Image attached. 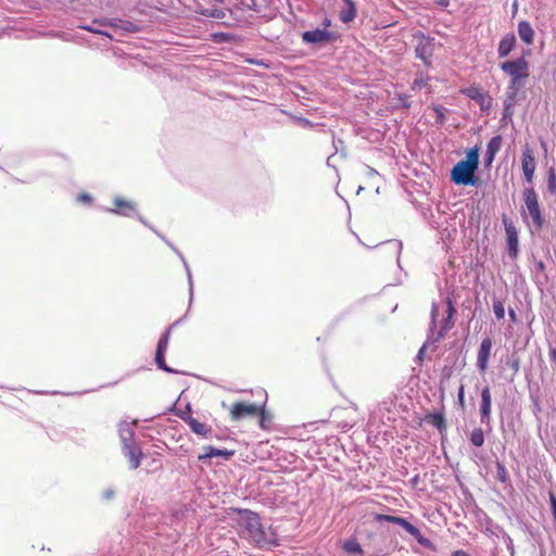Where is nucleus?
<instances>
[{"mask_svg":"<svg viewBox=\"0 0 556 556\" xmlns=\"http://www.w3.org/2000/svg\"><path fill=\"white\" fill-rule=\"evenodd\" d=\"M239 514L244 527L247 539L258 548H270L278 545L277 533L269 528L265 530L257 513L240 509Z\"/></svg>","mask_w":556,"mask_h":556,"instance_id":"1","label":"nucleus"},{"mask_svg":"<svg viewBox=\"0 0 556 556\" xmlns=\"http://www.w3.org/2000/svg\"><path fill=\"white\" fill-rule=\"evenodd\" d=\"M522 201L523 206L520 214L523 222L530 225L528 222V218L530 217L533 228L536 231L542 230L545 224V219L540 207L539 197L533 187L525 188L522 191Z\"/></svg>","mask_w":556,"mask_h":556,"instance_id":"2","label":"nucleus"},{"mask_svg":"<svg viewBox=\"0 0 556 556\" xmlns=\"http://www.w3.org/2000/svg\"><path fill=\"white\" fill-rule=\"evenodd\" d=\"M477 167L465 162H457L451 170V181L457 186H478Z\"/></svg>","mask_w":556,"mask_h":556,"instance_id":"3","label":"nucleus"},{"mask_svg":"<svg viewBox=\"0 0 556 556\" xmlns=\"http://www.w3.org/2000/svg\"><path fill=\"white\" fill-rule=\"evenodd\" d=\"M417 40L415 48V56L422 61L424 65L429 68L432 66V56L435 48V40L422 31L418 30L414 34Z\"/></svg>","mask_w":556,"mask_h":556,"instance_id":"4","label":"nucleus"},{"mask_svg":"<svg viewBox=\"0 0 556 556\" xmlns=\"http://www.w3.org/2000/svg\"><path fill=\"white\" fill-rule=\"evenodd\" d=\"M302 41L306 45L316 47H323L328 43H332L340 38V35L336 31L327 29L316 28L313 30H306L301 35Z\"/></svg>","mask_w":556,"mask_h":556,"instance_id":"5","label":"nucleus"},{"mask_svg":"<svg viewBox=\"0 0 556 556\" xmlns=\"http://www.w3.org/2000/svg\"><path fill=\"white\" fill-rule=\"evenodd\" d=\"M500 68L511 78L525 81L529 75V63L523 56L500 64Z\"/></svg>","mask_w":556,"mask_h":556,"instance_id":"6","label":"nucleus"},{"mask_svg":"<svg viewBox=\"0 0 556 556\" xmlns=\"http://www.w3.org/2000/svg\"><path fill=\"white\" fill-rule=\"evenodd\" d=\"M178 321H176L175 324L170 325L166 331L161 336V338L159 339V342H157V345H156V351H155V364L156 366L165 371V372H169V374H177L178 371L168 367L165 363V353H166V350H167V346H168V342H169V336H170V331H172V328L177 324Z\"/></svg>","mask_w":556,"mask_h":556,"instance_id":"7","label":"nucleus"},{"mask_svg":"<svg viewBox=\"0 0 556 556\" xmlns=\"http://www.w3.org/2000/svg\"><path fill=\"white\" fill-rule=\"evenodd\" d=\"M503 225L506 232L507 254L511 260H517L519 256L518 230L507 216L503 217Z\"/></svg>","mask_w":556,"mask_h":556,"instance_id":"8","label":"nucleus"},{"mask_svg":"<svg viewBox=\"0 0 556 556\" xmlns=\"http://www.w3.org/2000/svg\"><path fill=\"white\" fill-rule=\"evenodd\" d=\"M258 408L260 403L236 402L229 407V415L232 421H240L256 417Z\"/></svg>","mask_w":556,"mask_h":556,"instance_id":"9","label":"nucleus"},{"mask_svg":"<svg viewBox=\"0 0 556 556\" xmlns=\"http://www.w3.org/2000/svg\"><path fill=\"white\" fill-rule=\"evenodd\" d=\"M392 523L402 527L407 533H409L412 536H414L416 539V541L421 546H424L432 552L437 551V546L429 539L425 538L421 534L420 530L417 527H415L414 525H412L405 518L400 517V516H394L392 519Z\"/></svg>","mask_w":556,"mask_h":556,"instance_id":"10","label":"nucleus"},{"mask_svg":"<svg viewBox=\"0 0 556 556\" xmlns=\"http://www.w3.org/2000/svg\"><path fill=\"white\" fill-rule=\"evenodd\" d=\"M463 94L479 104L480 110L489 112L492 108V98L479 86H469L460 90Z\"/></svg>","mask_w":556,"mask_h":556,"instance_id":"11","label":"nucleus"},{"mask_svg":"<svg viewBox=\"0 0 556 556\" xmlns=\"http://www.w3.org/2000/svg\"><path fill=\"white\" fill-rule=\"evenodd\" d=\"M492 395L489 386H485L481 391V402H480V422L486 427V431H492Z\"/></svg>","mask_w":556,"mask_h":556,"instance_id":"12","label":"nucleus"},{"mask_svg":"<svg viewBox=\"0 0 556 556\" xmlns=\"http://www.w3.org/2000/svg\"><path fill=\"white\" fill-rule=\"evenodd\" d=\"M521 168L525 181L528 184H532L536 168V162L532 150L528 146L522 150Z\"/></svg>","mask_w":556,"mask_h":556,"instance_id":"13","label":"nucleus"},{"mask_svg":"<svg viewBox=\"0 0 556 556\" xmlns=\"http://www.w3.org/2000/svg\"><path fill=\"white\" fill-rule=\"evenodd\" d=\"M122 453L126 458H128L130 463L129 467L131 470H135L140 466L144 456L141 447L137 444V442L125 443L122 445Z\"/></svg>","mask_w":556,"mask_h":556,"instance_id":"14","label":"nucleus"},{"mask_svg":"<svg viewBox=\"0 0 556 556\" xmlns=\"http://www.w3.org/2000/svg\"><path fill=\"white\" fill-rule=\"evenodd\" d=\"M492 346L493 342L490 337H485L482 339L477 355V367L482 372L485 371L488 368Z\"/></svg>","mask_w":556,"mask_h":556,"instance_id":"15","label":"nucleus"},{"mask_svg":"<svg viewBox=\"0 0 556 556\" xmlns=\"http://www.w3.org/2000/svg\"><path fill=\"white\" fill-rule=\"evenodd\" d=\"M182 420H185L190 427L191 431L203 438H208L212 433V427L200 422L198 419L190 415H186L185 412L177 414Z\"/></svg>","mask_w":556,"mask_h":556,"instance_id":"16","label":"nucleus"},{"mask_svg":"<svg viewBox=\"0 0 556 556\" xmlns=\"http://www.w3.org/2000/svg\"><path fill=\"white\" fill-rule=\"evenodd\" d=\"M503 143V137L496 135L490 139L486 146V152L484 155V166L490 167L495 159L496 153L500 151Z\"/></svg>","mask_w":556,"mask_h":556,"instance_id":"17","label":"nucleus"},{"mask_svg":"<svg viewBox=\"0 0 556 556\" xmlns=\"http://www.w3.org/2000/svg\"><path fill=\"white\" fill-rule=\"evenodd\" d=\"M204 453L200 454L198 456L199 460H205L213 457H223L226 460L230 459L235 455L233 450H226V448H217L212 445H207L203 447Z\"/></svg>","mask_w":556,"mask_h":556,"instance_id":"18","label":"nucleus"},{"mask_svg":"<svg viewBox=\"0 0 556 556\" xmlns=\"http://www.w3.org/2000/svg\"><path fill=\"white\" fill-rule=\"evenodd\" d=\"M545 270L546 265L543 261H535L534 266L531 269L533 281L541 290L548 282V277Z\"/></svg>","mask_w":556,"mask_h":556,"instance_id":"19","label":"nucleus"},{"mask_svg":"<svg viewBox=\"0 0 556 556\" xmlns=\"http://www.w3.org/2000/svg\"><path fill=\"white\" fill-rule=\"evenodd\" d=\"M267 394L265 393L264 402L260 403L256 417L258 418V427L262 430H270L273 426V415L266 409Z\"/></svg>","mask_w":556,"mask_h":556,"instance_id":"20","label":"nucleus"},{"mask_svg":"<svg viewBox=\"0 0 556 556\" xmlns=\"http://www.w3.org/2000/svg\"><path fill=\"white\" fill-rule=\"evenodd\" d=\"M516 36L514 33L506 34L498 43L497 54L498 58H506L516 46Z\"/></svg>","mask_w":556,"mask_h":556,"instance_id":"21","label":"nucleus"},{"mask_svg":"<svg viewBox=\"0 0 556 556\" xmlns=\"http://www.w3.org/2000/svg\"><path fill=\"white\" fill-rule=\"evenodd\" d=\"M453 318L454 317H450L446 315V317L442 321L440 330L438 332H434V330H432V332L428 333V342H440L445 337L446 332L454 327Z\"/></svg>","mask_w":556,"mask_h":556,"instance_id":"22","label":"nucleus"},{"mask_svg":"<svg viewBox=\"0 0 556 556\" xmlns=\"http://www.w3.org/2000/svg\"><path fill=\"white\" fill-rule=\"evenodd\" d=\"M425 421L435 427L441 434L446 432V421L443 409L427 414Z\"/></svg>","mask_w":556,"mask_h":556,"instance_id":"23","label":"nucleus"},{"mask_svg":"<svg viewBox=\"0 0 556 556\" xmlns=\"http://www.w3.org/2000/svg\"><path fill=\"white\" fill-rule=\"evenodd\" d=\"M114 203L116 205V208H111V213L119 214L126 217L131 216L132 213L136 211V206L132 202L123 200L122 198H115Z\"/></svg>","mask_w":556,"mask_h":556,"instance_id":"24","label":"nucleus"},{"mask_svg":"<svg viewBox=\"0 0 556 556\" xmlns=\"http://www.w3.org/2000/svg\"><path fill=\"white\" fill-rule=\"evenodd\" d=\"M518 35L525 43H527V45L533 43L534 30L528 21H520L518 23Z\"/></svg>","mask_w":556,"mask_h":556,"instance_id":"25","label":"nucleus"},{"mask_svg":"<svg viewBox=\"0 0 556 556\" xmlns=\"http://www.w3.org/2000/svg\"><path fill=\"white\" fill-rule=\"evenodd\" d=\"M136 421L132 422L135 425ZM118 433L122 441V445L125 443H134L135 440V431L131 427V424H128L126 421H122L118 427Z\"/></svg>","mask_w":556,"mask_h":556,"instance_id":"26","label":"nucleus"},{"mask_svg":"<svg viewBox=\"0 0 556 556\" xmlns=\"http://www.w3.org/2000/svg\"><path fill=\"white\" fill-rule=\"evenodd\" d=\"M345 5L339 13V18L343 23L352 22L356 16V5L352 0H343Z\"/></svg>","mask_w":556,"mask_h":556,"instance_id":"27","label":"nucleus"},{"mask_svg":"<svg viewBox=\"0 0 556 556\" xmlns=\"http://www.w3.org/2000/svg\"><path fill=\"white\" fill-rule=\"evenodd\" d=\"M431 77L425 72L420 71L416 73V77L412 83L410 89L413 91L420 90L421 88H428Z\"/></svg>","mask_w":556,"mask_h":556,"instance_id":"28","label":"nucleus"},{"mask_svg":"<svg viewBox=\"0 0 556 556\" xmlns=\"http://www.w3.org/2000/svg\"><path fill=\"white\" fill-rule=\"evenodd\" d=\"M523 86L525 81L511 78L506 90L505 100H511V102H516L517 93Z\"/></svg>","mask_w":556,"mask_h":556,"instance_id":"29","label":"nucleus"},{"mask_svg":"<svg viewBox=\"0 0 556 556\" xmlns=\"http://www.w3.org/2000/svg\"><path fill=\"white\" fill-rule=\"evenodd\" d=\"M470 444L475 447H481L484 444L485 435L482 428H475L469 435Z\"/></svg>","mask_w":556,"mask_h":556,"instance_id":"30","label":"nucleus"},{"mask_svg":"<svg viewBox=\"0 0 556 556\" xmlns=\"http://www.w3.org/2000/svg\"><path fill=\"white\" fill-rule=\"evenodd\" d=\"M342 548L348 554H354V555H359V556L364 555V551H363L361 544L356 540H348V541H345L343 543Z\"/></svg>","mask_w":556,"mask_h":556,"instance_id":"31","label":"nucleus"},{"mask_svg":"<svg viewBox=\"0 0 556 556\" xmlns=\"http://www.w3.org/2000/svg\"><path fill=\"white\" fill-rule=\"evenodd\" d=\"M546 188L551 195L556 194V170L554 167H549L547 170Z\"/></svg>","mask_w":556,"mask_h":556,"instance_id":"32","label":"nucleus"},{"mask_svg":"<svg viewBox=\"0 0 556 556\" xmlns=\"http://www.w3.org/2000/svg\"><path fill=\"white\" fill-rule=\"evenodd\" d=\"M495 467H496V479L501 483H506L509 480V475L507 472L505 465L501 460L496 459Z\"/></svg>","mask_w":556,"mask_h":556,"instance_id":"33","label":"nucleus"},{"mask_svg":"<svg viewBox=\"0 0 556 556\" xmlns=\"http://www.w3.org/2000/svg\"><path fill=\"white\" fill-rule=\"evenodd\" d=\"M464 161L478 168V166H479V147L475 146V147L470 148L466 152V159Z\"/></svg>","mask_w":556,"mask_h":556,"instance_id":"34","label":"nucleus"},{"mask_svg":"<svg viewBox=\"0 0 556 556\" xmlns=\"http://www.w3.org/2000/svg\"><path fill=\"white\" fill-rule=\"evenodd\" d=\"M198 13L205 17H212L217 20L225 17V12L222 9H202L199 10Z\"/></svg>","mask_w":556,"mask_h":556,"instance_id":"35","label":"nucleus"},{"mask_svg":"<svg viewBox=\"0 0 556 556\" xmlns=\"http://www.w3.org/2000/svg\"><path fill=\"white\" fill-rule=\"evenodd\" d=\"M432 111L435 113V123L438 125H443L445 123V111L446 109L443 105L435 104L431 106Z\"/></svg>","mask_w":556,"mask_h":556,"instance_id":"36","label":"nucleus"},{"mask_svg":"<svg viewBox=\"0 0 556 556\" xmlns=\"http://www.w3.org/2000/svg\"><path fill=\"white\" fill-rule=\"evenodd\" d=\"M493 312L496 317V319L501 320L505 316V307L504 303L500 299H493Z\"/></svg>","mask_w":556,"mask_h":556,"instance_id":"37","label":"nucleus"},{"mask_svg":"<svg viewBox=\"0 0 556 556\" xmlns=\"http://www.w3.org/2000/svg\"><path fill=\"white\" fill-rule=\"evenodd\" d=\"M438 316H439V305L433 302L431 305V313H430V325H429V332H432V330H435L437 323H438Z\"/></svg>","mask_w":556,"mask_h":556,"instance_id":"38","label":"nucleus"},{"mask_svg":"<svg viewBox=\"0 0 556 556\" xmlns=\"http://www.w3.org/2000/svg\"><path fill=\"white\" fill-rule=\"evenodd\" d=\"M515 104H516V102H511V100H504L502 122H506L508 119H511L513 114H514L513 106Z\"/></svg>","mask_w":556,"mask_h":556,"instance_id":"39","label":"nucleus"},{"mask_svg":"<svg viewBox=\"0 0 556 556\" xmlns=\"http://www.w3.org/2000/svg\"><path fill=\"white\" fill-rule=\"evenodd\" d=\"M503 541H504L507 549L509 551L510 556H515L514 542L507 532H503Z\"/></svg>","mask_w":556,"mask_h":556,"instance_id":"40","label":"nucleus"},{"mask_svg":"<svg viewBox=\"0 0 556 556\" xmlns=\"http://www.w3.org/2000/svg\"><path fill=\"white\" fill-rule=\"evenodd\" d=\"M509 367L513 369L514 374H517L520 369V359L516 355H511L508 363Z\"/></svg>","mask_w":556,"mask_h":556,"instance_id":"41","label":"nucleus"},{"mask_svg":"<svg viewBox=\"0 0 556 556\" xmlns=\"http://www.w3.org/2000/svg\"><path fill=\"white\" fill-rule=\"evenodd\" d=\"M397 99L401 102V106L405 110L410 109L412 102L409 101V96L405 93H399Z\"/></svg>","mask_w":556,"mask_h":556,"instance_id":"42","label":"nucleus"},{"mask_svg":"<svg viewBox=\"0 0 556 556\" xmlns=\"http://www.w3.org/2000/svg\"><path fill=\"white\" fill-rule=\"evenodd\" d=\"M393 517L394 516H392V515L375 514L374 520L377 522L386 521V522L392 523Z\"/></svg>","mask_w":556,"mask_h":556,"instance_id":"43","label":"nucleus"},{"mask_svg":"<svg viewBox=\"0 0 556 556\" xmlns=\"http://www.w3.org/2000/svg\"><path fill=\"white\" fill-rule=\"evenodd\" d=\"M446 315L450 316V317H454L455 313H456V308L454 306V303L452 301V299L448 296L446 298Z\"/></svg>","mask_w":556,"mask_h":556,"instance_id":"44","label":"nucleus"},{"mask_svg":"<svg viewBox=\"0 0 556 556\" xmlns=\"http://www.w3.org/2000/svg\"><path fill=\"white\" fill-rule=\"evenodd\" d=\"M430 342H428V340L422 344V346L419 349L418 353H417V356H416V359L418 361H421L424 355H425V351L427 349V344H429Z\"/></svg>","mask_w":556,"mask_h":556,"instance_id":"45","label":"nucleus"},{"mask_svg":"<svg viewBox=\"0 0 556 556\" xmlns=\"http://www.w3.org/2000/svg\"><path fill=\"white\" fill-rule=\"evenodd\" d=\"M457 397H458V402L462 406H464L465 404V393H464V386H460L459 390H458V394H457Z\"/></svg>","mask_w":556,"mask_h":556,"instance_id":"46","label":"nucleus"},{"mask_svg":"<svg viewBox=\"0 0 556 556\" xmlns=\"http://www.w3.org/2000/svg\"><path fill=\"white\" fill-rule=\"evenodd\" d=\"M548 356H549L551 362L556 365V348H554L552 345L549 346Z\"/></svg>","mask_w":556,"mask_h":556,"instance_id":"47","label":"nucleus"},{"mask_svg":"<svg viewBox=\"0 0 556 556\" xmlns=\"http://www.w3.org/2000/svg\"><path fill=\"white\" fill-rule=\"evenodd\" d=\"M114 495H115V492L112 489H108L103 492L104 500H112L114 497Z\"/></svg>","mask_w":556,"mask_h":556,"instance_id":"48","label":"nucleus"},{"mask_svg":"<svg viewBox=\"0 0 556 556\" xmlns=\"http://www.w3.org/2000/svg\"><path fill=\"white\" fill-rule=\"evenodd\" d=\"M451 556H471V555L468 554L464 549H457V551L453 552Z\"/></svg>","mask_w":556,"mask_h":556,"instance_id":"49","label":"nucleus"},{"mask_svg":"<svg viewBox=\"0 0 556 556\" xmlns=\"http://www.w3.org/2000/svg\"><path fill=\"white\" fill-rule=\"evenodd\" d=\"M508 315H509V318H510L511 321L515 323L517 320V314H516L514 308H509L508 309Z\"/></svg>","mask_w":556,"mask_h":556,"instance_id":"50","label":"nucleus"},{"mask_svg":"<svg viewBox=\"0 0 556 556\" xmlns=\"http://www.w3.org/2000/svg\"><path fill=\"white\" fill-rule=\"evenodd\" d=\"M79 200L90 203L91 202V197L88 193H81L79 195Z\"/></svg>","mask_w":556,"mask_h":556,"instance_id":"51","label":"nucleus"},{"mask_svg":"<svg viewBox=\"0 0 556 556\" xmlns=\"http://www.w3.org/2000/svg\"><path fill=\"white\" fill-rule=\"evenodd\" d=\"M321 25L324 26L323 29H326L327 27H329L331 25V20L328 17H325L324 21L321 22Z\"/></svg>","mask_w":556,"mask_h":556,"instance_id":"52","label":"nucleus"},{"mask_svg":"<svg viewBox=\"0 0 556 556\" xmlns=\"http://www.w3.org/2000/svg\"><path fill=\"white\" fill-rule=\"evenodd\" d=\"M84 28H85V29H87V30H89V31L97 33V34L108 35L105 31L94 30L93 28H91V27H89V26H85Z\"/></svg>","mask_w":556,"mask_h":556,"instance_id":"53","label":"nucleus"},{"mask_svg":"<svg viewBox=\"0 0 556 556\" xmlns=\"http://www.w3.org/2000/svg\"><path fill=\"white\" fill-rule=\"evenodd\" d=\"M533 412L535 414L541 412V407H540L539 402L536 400L534 401V409H533Z\"/></svg>","mask_w":556,"mask_h":556,"instance_id":"54","label":"nucleus"},{"mask_svg":"<svg viewBox=\"0 0 556 556\" xmlns=\"http://www.w3.org/2000/svg\"><path fill=\"white\" fill-rule=\"evenodd\" d=\"M496 530H497V535H501L503 538V532H506L502 527H496Z\"/></svg>","mask_w":556,"mask_h":556,"instance_id":"55","label":"nucleus"},{"mask_svg":"<svg viewBox=\"0 0 556 556\" xmlns=\"http://www.w3.org/2000/svg\"><path fill=\"white\" fill-rule=\"evenodd\" d=\"M418 481V476H415L413 479H412V482L413 483H416Z\"/></svg>","mask_w":556,"mask_h":556,"instance_id":"56","label":"nucleus"},{"mask_svg":"<svg viewBox=\"0 0 556 556\" xmlns=\"http://www.w3.org/2000/svg\"><path fill=\"white\" fill-rule=\"evenodd\" d=\"M190 410H191V406H190V404H187L186 412H190Z\"/></svg>","mask_w":556,"mask_h":556,"instance_id":"57","label":"nucleus"}]
</instances>
